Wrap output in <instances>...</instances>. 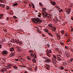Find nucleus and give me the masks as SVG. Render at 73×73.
Segmentation results:
<instances>
[{"label": "nucleus", "instance_id": "nucleus-29", "mask_svg": "<svg viewBox=\"0 0 73 73\" xmlns=\"http://www.w3.org/2000/svg\"><path fill=\"white\" fill-rule=\"evenodd\" d=\"M45 31L46 32H47V33H49V31H48V30L47 29H45Z\"/></svg>", "mask_w": 73, "mask_h": 73}, {"label": "nucleus", "instance_id": "nucleus-31", "mask_svg": "<svg viewBox=\"0 0 73 73\" xmlns=\"http://www.w3.org/2000/svg\"><path fill=\"white\" fill-rule=\"evenodd\" d=\"M18 5V4L16 3L13 4L14 6H16V5Z\"/></svg>", "mask_w": 73, "mask_h": 73}, {"label": "nucleus", "instance_id": "nucleus-59", "mask_svg": "<svg viewBox=\"0 0 73 73\" xmlns=\"http://www.w3.org/2000/svg\"><path fill=\"white\" fill-rule=\"evenodd\" d=\"M6 20H8V21L9 20V18H8V17L7 18V19H6Z\"/></svg>", "mask_w": 73, "mask_h": 73}, {"label": "nucleus", "instance_id": "nucleus-2", "mask_svg": "<svg viewBox=\"0 0 73 73\" xmlns=\"http://www.w3.org/2000/svg\"><path fill=\"white\" fill-rule=\"evenodd\" d=\"M7 68H2L1 70L0 71L2 73H4V72L7 71Z\"/></svg>", "mask_w": 73, "mask_h": 73}, {"label": "nucleus", "instance_id": "nucleus-7", "mask_svg": "<svg viewBox=\"0 0 73 73\" xmlns=\"http://www.w3.org/2000/svg\"><path fill=\"white\" fill-rule=\"evenodd\" d=\"M71 11V9H67V11H66L67 13V14H69L70 13V11Z\"/></svg>", "mask_w": 73, "mask_h": 73}, {"label": "nucleus", "instance_id": "nucleus-14", "mask_svg": "<svg viewBox=\"0 0 73 73\" xmlns=\"http://www.w3.org/2000/svg\"><path fill=\"white\" fill-rule=\"evenodd\" d=\"M48 34L49 36H51V37H53V35L52 34V33H48Z\"/></svg>", "mask_w": 73, "mask_h": 73}, {"label": "nucleus", "instance_id": "nucleus-6", "mask_svg": "<svg viewBox=\"0 0 73 73\" xmlns=\"http://www.w3.org/2000/svg\"><path fill=\"white\" fill-rule=\"evenodd\" d=\"M51 30L52 31H56V27H52V28Z\"/></svg>", "mask_w": 73, "mask_h": 73}, {"label": "nucleus", "instance_id": "nucleus-24", "mask_svg": "<svg viewBox=\"0 0 73 73\" xmlns=\"http://www.w3.org/2000/svg\"><path fill=\"white\" fill-rule=\"evenodd\" d=\"M46 8H42V10L43 11H46Z\"/></svg>", "mask_w": 73, "mask_h": 73}, {"label": "nucleus", "instance_id": "nucleus-4", "mask_svg": "<svg viewBox=\"0 0 73 73\" xmlns=\"http://www.w3.org/2000/svg\"><path fill=\"white\" fill-rule=\"evenodd\" d=\"M16 48H17L16 50L17 51H18V52H21V49L19 48V46L17 47Z\"/></svg>", "mask_w": 73, "mask_h": 73}, {"label": "nucleus", "instance_id": "nucleus-3", "mask_svg": "<svg viewBox=\"0 0 73 73\" xmlns=\"http://www.w3.org/2000/svg\"><path fill=\"white\" fill-rule=\"evenodd\" d=\"M52 61L53 64H56V60L54 58H52Z\"/></svg>", "mask_w": 73, "mask_h": 73}, {"label": "nucleus", "instance_id": "nucleus-27", "mask_svg": "<svg viewBox=\"0 0 73 73\" xmlns=\"http://www.w3.org/2000/svg\"><path fill=\"white\" fill-rule=\"evenodd\" d=\"M33 61L34 62H35V63H36V60L35 59H33Z\"/></svg>", "mask_w": 73, "mask_h": 73}, {"label": "nucleus", "instance_id": "nucleus-50", "mask_svg": "<svg viewBox=\"0 0 73 73\" xmlns=\"http://www.w3.org/2000/svg\"><path fill=\"white\" fill-rule=\"evenodd\" d=\"M47 46L48 47V48H49L50 47V46H49V44H47Z\"/></svg>", "mask_w": 73, "mask_h": 73}, {"label": "nucleus", "instance_id": "nucleus-12", "mask_svg": "<svg viewBox=\"0 0 73 73\" xmlns=\"http://www.w3.org/2000/svg\"><path fill=\"white\" fill-rule=\"evenodd\" d=\"M10 50L11 52H12V51H13V50H14V48L13 47H11V48H10Z\"/></svg>", "mask_w": 73, "mask_h": 73}, {"label": "nucleus", "instance_id": "nucleus-53", "mask_svg": "<svg viewBox=\"0 0 73 73\" xmlns=\"http://www.w3.org/2000/svg\"><path fill=\"white\" fill-rule=\"evenodd\" d=\"M0 16H1V17H3V15L1 14H0Z\"/></svg>", "mask_w": 73, "mask_h": 73}, {"label": "nucleus", "instance_id": "nucleus-62", "mask_svg": "<svg viewBox=\"0 0 73 73\" xmlns=\"http://www.w3.org/2000/svg\"><path fill=\"white\" fill-rule=\"evenodd\" d=\"M56 50L57 51V52H58V51H59V49H56Z\"/></svg>", "mask_w": 73, "mask_h": 73}, {"label": "nucleus", "instance_id": "nucleus-38", "mask_svg": "<svg viewBox=\"0 0 73 73\" xmlns=\"http://www.w3.org/2000/svg\"><path fill=\"white\" fill-rule=\"evenodd\" d=\"M2 41H3V42H5V39L4 38H3L2 39Z\"/></svg>", "mask_w": 73, "mask_h": 73}, {"label": "nucleus", "instance_id": "nucleus-25", "mask_svg": "<svg viewBox=\"0 0 73 73\" xmlns=\"http://www.w3.org/2000/svg\"><path fill=\"white\" fill-rule=\"evenodd\" d=\"M31 57H34V54L33 53H31Z\"/></svg>", "mask_w": 73, "mask_h": 73}, {"label": "nucleus", "instance_id": "nucleus-42", "mask_svg": "<svg viewBox=\"0 0 73 73\" xmlns=\"http://www.w3.org/2000/svg\"><path fill=\"white\" fill-rule=\"evenodd\" d=\"M43 58H44V59H48V58L46 57H43Z\"/></svg>", "mask_w": 73, "mask_h": 73}, {"label": "nucleus", "instance_id": "nucleus-34", "mask_svg": "<svg viewBox=\"0 0 73 73\" xmlns=\"http://www.w3.org/2000/svg\"><path fill=\"white\" fill-rule=\"evenodd\" d=\"M45 11H44V13H42V15L43 16H44L45 15Z\"/></svg>", "mask_w": 73, "mask_h": 73}, {"label": "nucleus", "instance_id": "nucleus-32", "mask_svg": "<svg viewBox=\"0 0 73 73\" xmlns=\"http://www.w3.org/2000/svg\"><path fill=\"white\" fill-rule=\"evenodd\" d=\"M5 4H2V8H4V7H5Z\"/></svg>", "mask_w": 73, "mask_h": 73}, {"label": "nucleus", "instance_id": "nucleus-19", "mask_svg": "<svg viewBox=\"0 0 73 73\" xmlns=\"http://www.w3.org/2000/svg\"><path fill=\"white\" fill-rule=\"evenodd\" d=\"M24 60V59L23 58H21L19 60V61L20 62H22L23 61V60Z\"/></svg>", "mask_w": 73, "mask_h": 73}, {"label": "nucleus", "instance_id": "nucleus-46", "mask_svg": "<svg viewBox=\"0 0 73 73\" xmlns=\"http://www.w3.org/2000/svg\"><path fill=\"white\" fill-rule=\"evenodd\" d=\"M39 4L40 5V6H42V3H39Z\"/></svg>", "mask_w": 73, "mask_h": 73}, {"label": "nucleus", "instance_id": "nucleus-20", "mask_svg": "<svg viewBox=\"0 0 73 73\" xmlns=\"http://www.w3.org/2000/svg\"><path fill=\"white\" fill-rule=\"evenodd\" d=\"M55 8H56V9H57V10H59V9H60V8L59 7H58L57 6H56Z\"/></svg>", "mask_w": 73, "mask_h": 73}, {"label": "nucleus", "instance_id": "nucleus-45", "mask_svg": "<svg viewBox=\"0 0 73 73\" xmlns=\"http://www.w3.org/2000/svg\"><path fill=\"white\" fill-rule=\"evenodd\" d=\"M62 11H63L62 9H61V10H59V12H62Z\"/></svg>", "mask_w": 73, "mask_h": 73}, {"label": "nucleus", "instance_id": "nucleus-5", "mask_svg": "<svg viewBox=\"0 0 73 73\" xmlns=\"http://www.w3.org/2000/svg\"><path fill=\"white\" fill-rule=\"evenodd\" d=\"M50 59H46V60L45 61V62H50Z\"/></svg>", "mask_w": 73, "mask_h": 73}, {"label": "nucleus", "instance_id": "nucleus-18", "mask_svg": "<svg viewBox=\"0 0 73 73\" xmlns=\"http://www.w3.org/2000/svg\"><path fill=\"white\" fill-rule=\"evenodd\" d=\"M15 54H13L12 53H11V55H10V57H12L13 56H14Z\"/></svg>", "mask_w": 73, "mask_h": 73}, {"label": "nucleus", "instance_id": "nucleus-33", "mask_svg": "<svg viewBox=\"0 0 73 73\" xmlns=\"http://www.w3.org/2000/svg\"><path fill=\"white\" fill-rule=\"evenodd\" d=\"M38 33H41V31L40 30H38Z\"/></svg>", "mask_w": 73, "mask_h": 73}, {"label": "nucleus", "instance_id": "nucleus-39", "mask_svg": "<svg viewBox=\"0 0 73 73\" xmlns=\"http://www.w3.org/2000/svg\"><path fill=\"white\" fill-rule=\"evenodd\" d=\"M32 5L33 6V8H35V5H34V4H33V3H32Z\"/></svg>", "mask_w": 73, "mask_h": 73}, {"label": "nucleus", "instance_id": "nucleus-16", "mask_svg": "<svg viewBox=\"0 0 73 73\" xmlns=\"http://www.w3.org/2000/svg\"><path fill=\"white\" fill-rule=\"evenodd\" d=\"M56 36H57V38H59V39H60V38H60V35L58 34Z\"/></svg>", "mask_w": 73, "mask_h": 73}, {"label": "nucleus", "instance_id": "nucleus-47", "mask_svg": "<svg viewBox=\"0 0 73 73\" xmlns=\"http://www.w3.org/2000/svg\"><path fill=\"white\" fill-rule=\"evenodd\" d=\"M48 26L50 27H52V25L51 24H49Z\"/></svg>", "mask_w": 73, "mask_h": 73}, {"label": "nucleus", "instance_id": "nucleus-28", "mask_svg": "<svg viewBox=\"0 0 73 73\" xmlns=\"http://www.w3.org/2000/svg\"><path fill=\"white\" fill-rule=\"evenodd\" d=\"M61 56L60 55V54H58V55H56V56L57 57V58L58 57H59V58Z\"/></svg>", "mask_w": 73, "mask_h": 73}, {"label": "nucleus", "instance_id": "nucleus-37", "mask_svg": "<svg viewBox=\"0 0 73 73\" xmlns=\"http://www.w3.org/2000/svg\"><path fill=\"white\" fill-rule=\"evenodd\" d=\"M6 9L7 10H8L9 9V6H7L6 7Z\"/></svg>", "mask_w": 73, "mask_h": 73}, {"label": "nucleus", "instance_id": "nucleus-15", "mask_svg": "<svg viewBox=\"0 0 73 73\" xmlns=\"http://www.w3.org/2000/svg\"><path fill=\"white\" fill-rule=\"evenodd\" d=\"M63 64V65L64 66H66V65H67V63L65 62H64Z\"/></svg>", "mask_w": 73, "mask_h": 73}, {"label": "nucleus", "instance_id": "nucleus-63", "mask_svg": "<svg viewBox=\"0 0 73 73\" xmlns=\"http://www.w3.org/2000/svg\"><path fill=\"white\" fill-rule=\"evenodd\" d=\"M71 31L72 32H73V28H72L71 29Z\"/></svg>", "mask_w": 73, "mask_h": 73}, {"label": "nucleus", "instance_id": "nucleus-40", "mask_svg": "<svg viewBox=\"0 0 73 73\" xmlns=\"http://www.w3.org/2000/svg\"><path fill=\"white\" fill-rule=\"evenodd\" d=\"M60 44H61V45H64V44L62 42H60Z\"/></svg>", "mask_w": 73, "mask_h": 73}, {"label": "nucleus", "instance_id": "nucleus-17", "mask_svg": "<svg viewBox=\"0 0 73 73\" xmlns=\"http://www.w3.org/2000/svg\"><path fill=\"white\" fill-rule=\"evenodd\" d=\"M55 4H56V2H55L54 1L52 3V5H55Z\"/></svg>", "mask_w": 73, "mask_h": 73}, {"label": "nucleus", "instance_id": "nucleus-52", "mask_svg": "<svg viewBox=\"0 0 73 73\" xmlns=\"http://www.w3.org/2000/svg\"><path fill=\"white\" fill-rule=\"evenodd\" d=\"M42 37H45V35L44 34H43L42 35Z\"/></svg>", "mask_w": 73, "mask_h": 73}, {"label": "nucleus", "instance_id": "nucleus-55", "mask_svg": "<svg viewBox=\"0 0 73 73\" xmlns=\"http://www.w3.org/2000/svg\"><path fill=\"white\" fill-rule=\"evenodd\" d=\"M73 58H71L70 60V61H71V62H72V61H73Z\"/></svg>", "mask_w": 73, "mask_h": 73}, {"label": "nucleus", "instance_id": "nucleus-44", "mask_svg": "<svg viewBox=\"0 0 73 73\" xmlns=\"http://www.w3.org/2000/svg\"><path fill=\"white\" fill-rule=\"evenodd\" d=\"M44 13H45V15H47V16H48V15H49V14L47 13L46 12H44Z\"/></svg>", "mask_w": 73, "mask_h": 73}, {"label": "nucleus", "instance_id": "nucleus-54", "mask_svg": "<svg viewBox=\"0 0 73 73\" xmlns=\"http://www.w3.org/2000/svg\"><path fill=\"white\" fill-rule=\"evenodd\" d=\"M70 41V39H68L67 40V42H69Z\"/></svg>", "mask_w": 73, "mask_h": 73}, {"label": "nucleus", "instance_id": "nucleus-13", "mask_svg": "<svg viewBox=\"0 0 73 73\" xmlns=\"http://www.w3.org/2000/svg\"><path fill=\"white\" fill-rule=\"evenodd\" d=\"M57 60L59 61H61L62 60L61 58H60V57H58L57 58Z\"/></svg>", "mask_w": 73, "mask_h": 73}, {"label": "nucleus", "instance_id": "nucleus-43", "mask_svg": "<svg viewBox=\"0 0 73 73\" xmlns=\"http://www.w3.org/2000/svg\"><path fill=\"white\" fill-rule=\"evenodd\" d=\"M16 41L17 43V44L19 43V40H16Z\"/></svg>", "mask_w": 73, "mask_h": 73}, {"label": "nucleus", "instance_id": "nucleus-23", "mask_svg": "<svg viewBox=\"0 0 73 73\" xmlns=\"http://www.w3.org/2000/svg\"><path fill=\"white\" fill-rule=\"evenodd\" d=\"M31 58L30 57H29V56H27V58L28 60H31V59L30 58Z\"/></svg>", "mask_w": 73, "mask_h": 73}, {"label": "nucleus", "instance_id": "nucleus-9", "mask_svg": "<svg viewBox=\"0 0 73 73\" xmlns=\"http://www.w3.org/2000/svg\"><path fill=\"white\" fill-rule=\"evenodd\" d=\"M50 67V66L48 64L46 65V68L47 69H48V70H49V69H50V68H49Z\"/></svg>", "mask_w": 73, "mask_h": 73}, {"label": "nucleus", "instance_id": "nucleus-21", "mask_svg": "<svg viewBox=\"0 0 73 73\" xmlns=\"http://www.w3.org/2000/svg\"><path fill=\"white\" fill-rule=\"evenodd\" d=\"M60 69H61V70H63V69H64V67L62 66H60Z\"/></svg>", "mask_w": 73, "mask_h": 73}, {"label": "nucleus", "instance_id": "nucleus-60", "mask_svg": "<svg viewBox=\"0 0 73 73\" xmlns=\"http://www.w3.org/2000/svg\"><path fill=\"white\" fill-rule=\"evenodd\" d=\"M2 7V4H0V7Z\"/></svg>", "mask_w": 73, "mask_h": 73}, {"label": "nucleus", "instance_id": "nucleus-48", "mask_svg": "<svg viewBox=\"0 0 73 73\" xmlns=\"http://www.w3.org/2000/svg\"><path fill=\"white\" fill-rule=\"evenodd\" d=\"M4 32H7V30H6V29H4Z\"/></svg>", "mask_w": 73, "mask_h": 73}, {"label": "nucleus", "instance_id": "nucleus-22", "mask_svg": "<svg viewBox=\"0 0 73 73\" xmlns=\"http://www.w3.org/2000/svg\"><path fill=\"white\" fill-rule=\"evenodd\" d=\"M47 55L48 56V57H50V55L49 54V52H48L47 53Z\"/></svg>", "mask_w": 73, "mask_h": 73}, {"label": "nucleus", "instance_id": "nucleus-10", "mask_svg": "<svg viewBox=\"0 0 73 73\" xmlns=\"http://www.w3.org/2000/svg\"><path fill=\"white\" fill-rule=\"evenodd\" d=\"M3 54H7L8 53V52L7 51H3Z\"/></svg>", "mask_w": 73, "mask_h": 73}, {"label": "nucleus", "instance_id": "nucleus-26", "mask_svg": "<svg viewBox=\"0 0 73 73\" xmlns=\"http://www.w3.org/2000/svg\"><path fill=\"white\" fill-rule=\"evenodd\" d=\"M64 33H65V31H64V30H62L61 31V33L62 34H64Z\"/></svg>", "mask_w": 73, "mask_h": 73}, {"label": "nucleus", "instance_id": "nucleus-51", "mask_svg": "<svg viewBox=\"0 0 73 73\" xmlns=\"http://www.w3.org/2000/svg\"><path fill=\"white\" fill-rule=\"evenodd\" d=\"M35 28L36 29H39V28L38 27H35Z\"/></svg>", "mask_w": 73, "mask_h": 73}, {"label": "nucleus", "instance_id": "nucleus-35", "mask_svg": "<svg viewBox=\"0 0 73 73\" xmlns=\"http://www.w3.org/2000/svg\"><path fill=\"white\" fill-rule=\"evenodd\" d=\"M13 68L14 69H17V66H13Z\"/></svg>", "mask_w": 73, "mask_h": 73}, {"label": "nucleus", "instance_id": "nucleus-1", "mask_svg": "<svg viewBox=\"0 0 73 73\" xmlns=\"http://www.w3.org/2000/svg\"><path fill=\"white\" fill-rule=\"evenodd\" d=\"M33 21L35 23H41L42 21L38 18H34L32 19Z\"/></svg>", "mask_w": 73, "mask_h": 73}, {"label": "nucleus", "instance_id": "nucleus-56", "mask_svg": "<svg viewBox=\"0 0 73 73\" xmlns=\"http://www.w3.org/2000/svg\"><path fill=\"white\" fill-rule=\"evenodd\" d=\"M36 55H35L34 58L36 59Z\"/></svg>", "mask_w": 73, "mask_h": 73}, {"label": "nucleus", "instance_id": "nucleus-58", "mask_svg": "<svg viewBox=\"0 0 73 73\" xmlns=\"http://www.w3.org/2000/svg\"><path fill=\"white\" fill-rule=\"evenodd\" d=\"M71 19L72 20H73V16L71 17Z\"/></svg>", "mask_w": 73, "mask_h": 73}, {"label": "nucleus", "instance_id": "nucleus-57", "mask_svg": "<svg viewBox=\"0 0 73 73\" xmlns=\"http://www.w3.org/2000/svg\"><path fill=\"white\" fill-rule=\"evenodd\" d=\"M0 2L1 3H3V1L2 0H0Z\"/></svg>", "mask_w": 73, "mask_h": 73}, {"label": "nucleus", "instance_id": "nucleus-64", "mask_svg": "<svg viewBox=\"0 0 73 73\" xmlns=\"http://www.w3.org/2000/svg\"><path fill=\"white\" fill-rule=\"evenodd\" d=\"M0 19H3V17H2L0 16Z\"/></svg>", "mask_w": 73, "mask_h": 73}, {"label": "nucleus", "instance_id": "nucleus-30", "mask_svg": "<svg viewBox=\"0 0 73 73\" xmlns=\"http://www.w3.org/2000/svg\"><path fill=\"white\" fill-rule=\"evenodd\" d=\"M53 57L54 58H55L56 59V58H57V57H56V56L54 55H53Z\"/></svg>", "mask_w": 73, "mask_h": 73}, {"label": "nucleus", "instance_id": "nucleus-49", "mask_svg": "<svg viewBox=\"0 0 73 73\" xmlns=\"http://www.w3.org/2000/svg\"><path fill=\"white\" fill-rule=\"evenodd\" d=\"M49 53H52V50H50L49 51Z\"/></svg>", "mask_w": 73, "mask_h": 73}, {"label": "nucleus", "instance_id": "nucleus-36", "mask_svg": "<svg viewBox=\"0 0 73 73\" xmlns=\"http://www.w3.org/2000/svg\"><path fill=\"white\" fill-rule=\"evenodd\" d=\"M48 16L46 15V14H45L43 16L44 17H48Z\"/></svg>", "mask_w": 73, "mask_h": 73}, {"label": "nucleus", "instance_id": "nucleus-8", "mask_svg": "<svg viewBox=\"0 0 73 73\" xmlns=\"http://www.w3.org/2000/svg\"><path fill=\"white\" fill-rule=\"evenodd\" d=\"M12 66V65L10 64L9 65L7 66V69H10L11 68V67Z\"/></svg>", "mask_w": 73, "mask_h": 73}, {"label": "nucleus", "instance_id": "nucleus-11", "mask_svg": "<svg viewBox=\"0 0 73 73\" xmlns=\"http://www.w3.org/2000/svg\"><path fill=\"white\" fill-rule=\"evenodd\" d=\"M66 55L67 57H70V55H69V54L68 53V52H66Z\"/></svg>", "mask_w": 73, "mask_h": 73}, {"label": "nucleus", "instance_id": "nucleus-61", "mask_svg": "<svg viewBox=\"0 0 73 73\" xmlns=\"http://www.w3.org/2000/svg\"><path fill=\"white\" fill-rule=\"evenodd\" d=\"M38 17H41V15H38Z\"/></svg>", "mask_w": 73, "mask_h": 73}, {"label": "nucleus", "instance_id": "nucleus-41", "mask_svg": "<svg viewBox=\"0 0 73 73\" xmlns=\"http://www.w3.org/2000/svg\"><path fill=\"white\" fill-rule=\"evenodd\" d=\"M29 52L30 53H31V52H32L33 53V50H30L29 51Z\"/></svg>", "mask_w": 73, "mask_h": 73}]
</instances>
